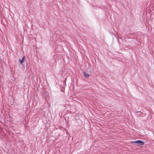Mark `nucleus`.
<instances>
[{"label":"nucleus","mask_w":154,"mask_h":154,"mask_svg":"<svg viewBox=\"0 0 154 154\" xmlns=\"http://www.w3.org/2000/svg\"><path fill=\"white\" fill-rule=\"evenodd\" d=\"M131 143H137L138 146L143 145L144 144V142L140 140H138L136 141H131Z\"/></svg>","instance_id":"nucleus-1"},{"label":"nucleus","mask_w":154,"mask_h":154,"mask_svg":"<svg viewBox=\"0 0 154 154\" xmlns=\"http://www.w3.org/2000/svg\"><path fill=\"white\" fill-rule=\"evenodd\" d=\"M83 74H84V76L85 78H87L89 76V74L86 73L85 72H83Z\"/></svg>","instance_id":"nucleus-2"},{"label":"nucleus","mask_w":154,"mask_h":154,"mask_svg":"<svg viewBox=\"0 0 154 154\" xmlns=\"http://www.w3.org/2000/svg\"><path fill=\"white\" fill-rule=\"evenodd\" d=\"M25 57L24 56L21 60H20V62L21 64H22L24 62L25 60Z\"/></svg>","instance_id":"nucleus-3"},{"label":"nucleus","mask_w":154,"mask_h":154,"mask_svg":"<svg viewBox=\"0 0 154 154\" xmlns=\"http://www.w3.org/2000/svg\"><path fill=\"white\" fill-rule=\"evenodd\" d=\"M138 112V111H137V112Z\"/></svg>","instance_id":"nucleus-4"}]
</instances>
